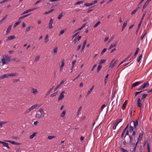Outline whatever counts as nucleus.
I'll return each instance as SVG.
<instances>
[{
  "instance_id": "obj_1",
  "label": "nucleus",
  "mask_w": 152,
  "mask_h": 152,
  "mask_svg": "<svg viewBox=\"0 0 152 152\" xmlns=\"http://www.w3.org/2000/svg\"><path fill=\"white\" fill-rule=\"evenodd\" d=\"M11 60V59L8 56L4 55L3 56L1 61H0V62L2 63V65H3L5 64H7V62H10Z\"/></svg>"
},
{
  "instance_id": "obj_2",
  "label": "nucleus",
  "mask_w": 152,
  "mask_h": 152,
  "mask_svg": "<svg viewBox=\"0 0 152 152\" xmlns=\"http://www.w3.org/2000/svg\"><path fill=\"white\" fill-rule=\"evenodd\" d=\"M129 138H130L129 144L130 146L131 147L134 146L136 141L133 140V137L132 136H129Z\"/></svg>"
},
{
  "instance_id": "obj_3",
  "label": "nucleus",
  "mask_w": 152,
  "mask_h": 152,
  "mask_svg": "<svg viewBox=\"0 0 152 152\" xmlns=\"http://www.w3.org/2000/svg\"><path fill=\"white\" fill-rule=\"evenodd\" d=\"M139 119V117L135 121H133L132 122L134 123V129L136 130L137 129V127L138 126V120Z\"/></svg>"
},
{
  "instance_id": "obj_4",
  "label": "nucleus",
  "mask_w": 152,
  "mask_h": 152,
  "mask_svg": "<svg viewBox=\"0 0 152 152\" xmlns=\"http://www.w3.org/2000/svg\"><path fill=\"white\" fill-rule=\"evenodd\" d=\"M65 94V91H63L60 94V95L58 97V101H59L62 100L64 97V94Z\"/></svg>"
},
{
  "instance_id": "obj_5",
  "label": "nucleus",
  "mask_w": 152,
  "mask_h": 152,
  "mask_svg": "<svg viewBox=\"0 0 152 152\" xmlns=\"http://www.w3.org/2000/svg\"><path fill=\"white\" fill-rule=\"evenodd\" d=\"M143 82V81H137L134 83H133L132 85V87L131 88L132 89L133 87H135L142 83Z\"/></svg>"
},
{
  "instance_id": "obj_6",
  "label": "nucleus",
  "mask_w": 152,
  "mask_h": 152,
  "mask_svg": "<svg viewBox=\"0 0 152 152\" xmlns=\"http://www.w3.org/2000/svg\"><path fill=\"white\" fill-rule=\"evenodd\" d=\"M141 99L140 98H138L137 101V106L141 108L142 105V104L141 103Z\"/></svg>"
},
{
  "instance_id": "obj_7",
  "label": "nucleus",
  "mask_w": 152,
  "mask_h": 152,
  "mask_svg": "<svg viewBox=\"0 0 152 152\" xmlns=\"http://www.w3.org/2000/svg\"><path fill=\"white\" fill-rule=\"evenodd\" d=\"M5 141L6 142H10L12 144H14V145H20L21 144V143L16 142H15L14 141H10V140H5Z\"/></svg>"
},
{
  "instance_id": "obj_8",
  "label": "nucleus",
  "mask_w": 152,
  "mask_h": 152,
  "mask_svg": "<svg viewBox=\"0 0 152 152\" xmlns=\"http://www.w3.org/2000/svg\"><path fill=\"white\" fill-rule=\"evenodd\" d=\"M129 124H128L126 126V128L123 130V131L121 134V138L123 137L124 135V133H125V132H126V130L128 128V127L129 126Z\"/></svg>"
},
{
  "instance_id": "obj_9",
  "label": "nucleus",
  "mask_w": 152,
  "mask_h": 152,
  "mask_svg": "<svg viewBox=\"0 0 152 152\" xmlns=\"http://www.w3.org/2000/svg\"><path fill=\"white\" fill-rule=\"evenodd\" d=\"M132 54V53H131L130 55H129L124 60H123L120 63V64H119V65L118 66V67H119L120 66L121 64H123L125 61H126V60H127L131 56Z\"/></svg>"
},
{
  "instance_id": "obj_10",
  "label": "nucleus",
  "mask_w": 152,
  "mask_h": 152,
  "mask_svg": "<svg viewBox=\"0 0 152 152\" xmlns=\"http://www.w3.org/2000/svg\"><path fill=\"white\" fill-rule=\"evenodd\" d=\"M149 84L148 82L147 81L144 83L142 86V88H144L148 87V86H149Z\"/></svg>"
},
{
  "instance_id": "obj_11",
  "label": "nucleus",
  "mask_w": 152,
  "mask_h": 152,
  "mask_svg": "<svg viewBox=\"0 0 152 152\" xmlns=\"http://www.w3.org/2000/svg\"><path fill=\"white\" fill-rule=\"evenodd\" d=\"M118 44L117 42H116L114 44H111L108 48V50H110L114 47H116Z\"/></svg>"
},
{
  "instance_id": "obj_12",
  "label": "nucleus",
  "mask_w": 152,
  "mask_h": 152,
  "mask_svg": "<svg viewBox=\"0 0 152 152\" xmlns=\"http://www.w3.org/2000/svg\"><path fill=\"white\" fill-rule=\"evenodd\" d=\"M86 42H87V40H86L84 41L83 42V46L82 47V48L81 49V50H80V51L81 52H82L83 51V49H84V48L85 47L86 45Z\"/></svg>"
},
{
  "instance_id": "obj_13",
  "label": "nucleus",
  "mask_w": 152,
  "mask_h": 152,
  "mask_svg": "<svg viewBox=\"0 0 152 152\" xmlns=\"http://www.w3.org/2000/svg\"><path fill=\"white\" fill-rule=\"evenodd\" d=\"M15 38V37L14 35L8 37L6 39V41H8L10 40H12L14 39Z\"/></svg>"
},
{
  "instance_id": "obj_14",
  "label": "nucleus",
  "mask_w": 152,
  "mask_h": 152,
  "mask_svg": "<svg viewBox=\"0 0 152 152\" xmlns=\"http://www.w3.org/2000/svg\"><path fill=\"white\" fill-rule=\"evenodd\" d=\"M127 100H126L124 102V103L123 104L122 107V109L123 110H124L125 109V108H126V106L127 104Z\"/></svg>"
},
{
  "instance_id": "obj_15",
  "label": "nucleus",
  "mask_w": 152,
  "mask_h": 152,
  "mask_svg": "<svg viewBox=\"0 0 152 152\" xmlns=\"http://www.w3.org/2000/svg\"><path fill=\"white\" fill-rule=\"evenodd\" d=\"M9 74H7L5 75H3L1 76V79H4L5 78H7L9 77Z\"/></svg>"
},
{
  "instance_id": "obj_16",
  "label": "nucleus",
  "mask_w": 152,
  "mask_h": 152,
  "mask_svg": "<svg viewBox=\"0 0 152 152\" xmlns=\"http://www.w3.org/2000/svg\"><path fill=\"white\" fill-rule=\"evenodd\" d=\"M143 134V132L142 134L140 133L139 136V137L137 139V140L139 141L140 140L141 141L142 139V136Z\"/></svg>"
},
{
  "instance_id": "obj_17",
  "label": "nucleus",
  "mask_w": 152,
  "mask_h": 152,
  "mask_svg": "<svg viewBox=\"0 0 152 152\" xmlns=\"http://www.w3.org/2000/svg\"><path fill=\"white\" fill-rule=\"evenodd\" d=\"M149 2H148V1H146L145 3L144 4L143 6V7L142 8V10L143 11L144 9H145V8L146 7L148 6V5L149 4Z\"/></svg>"
},
{
  "instance_id": "obj_18",
  "label": "nucleus",
  "mask_w": 152,
  "mask_h": 152,
  "mask_svg": "<svg viewBox=\"0 0 152 152\" xmlns=\"http://www.w3.org/2000/svg\"><path fill=\"white\" fill-rule=\"evenodd\" d=\"M12 26V25H10L8 27L6 32L7 34H8L10 32Z\"/></svg>"
},
{
  "instance_id": "obj_19",
  "label": "nucleus",
  "mask_w": 152,
  "mask_h": 152,
  "mask_svg": "<svg viewBox=\"0 0 152 152\" xmlns=\"http://www.w3.org/2000/svg\"><path fill=\"white\" fill-rule=\"evenodd\" d=\"M128 20H127V21L126 22H124L123 24V26L122 27V29H121V31H122L123 30H124V28L126 26L127 24V21Z\"/></svg>"
},
{
  "instance_id": "obj_20",
  "label": "nucleus",
  "mask_w": 152,
  "mask_h": 152,
  "mask_svg": "<svg viewBox=\"0 0 152 152\" xmlns=\"http://www.w3.org/2000/svg\"><path fill=\"white\" fill-rule=\"evenodd\" d=\"M94 87V86H93L91 87V88L90 90L88 91V92H87V94H86L87 96H88L89 94H90L91 93L92 91L93 90Z\"/></svg>"
},
{
  "instance_id": "obj_21",
  "label": "nucleus",
  "mask_w": 152,
  "mask_h": 152,
  "mask_svg": "<svg viewBox=\"0 0 152 152\" xmlns=\"http://www.w3.org/2000/svg\"><path fill=\"white\" fill-rule=\"evenodd\" d=\"M2 144H3V146H5L7 147L8 148L10 149V147L8 145V143H6L5 142H3V143H2Z\"/></svg>"
},
{
  "instance_id": "obj_22",
  "label": "nucleus",
  "mask_w": 152,
  "mask_h": 152,
  "mask_svg": "<svg viewBox=\"0 0 152 152\" xmlns=\"http://www.w3.org/2000/svg\"><path fill=\"white\" fill-rule=\"evenodd\" d=\"M9 77H12L14 76H18V74L17 73H12L11 74L9 73L8 74Z\"/></svg>"
},
{
  "instance_id": "obj_23",
  "label": "nucleus",
  "mask_w": 152,
  "mask_h": 152,
  "mask_svg": "<svg viewBox=\"0 0 152 152\" xmlns=\"http://www.w3.org/2000/svg\"><path fill=\"white\" fill-rule=\"evenodd\" d=\"M8 16V15H7L5 16L0 21V24L2 23L4 21V20L6 19Z\"/></svg>"
},
{
  "instance_id": "obj_24",
  "label": "nucleus",
  "mask_w": 152,
  "mask_h": 152,
  "mask_svg": "<svg viewBox=\"0 0 152 152\" xmlns=\"http://www.w3.org/2000/svg\"><path fill=\"white\" fill-rule=\"evenodd\" d=\"M37 133L36 132L34 133L32 135H31L29 137L30 139H33L36 135Z\"/></svg>"
},
{
  "instance_id": "obj_25",
  "label": "nucleus",
  "mask_w": 152,
  "mask_h": 152,
  "mask_svg": "<svg viewBox=\"0 0 152 152\" xmlns=\"http://www.w3.org/2000/svg\"><path fill=\"white\" fill-rule=\"evenodd\" d=\"M38 104H36L35 105H34L33 106H32L30 108H29V110L31 111L33 110L36 107L38 106Z\"/></svg>"
},
{
  "instance_id": "obj_26",
  "label": "nucleus",
  "mask_w": 152,
  "mask_h": 152,
  "mask_svg": "<svg viewBox=\"0 0 152 152\" xmlns=\"http://www.w3.org/2000/svg\"><path fill=\"white\" fill-rule=\"evenodd\" d=\"M38 104H36L35 105H34L33 106H32L30 108H29V110L31 111L33 110L36 107L38 106Z\"/></svg>"
},
{
  "instance_id": "obj_27",
  "label": "nucleus",
  "mask_w": 152,
  "mask_h": 152,
  "mask_svg": "<svg viewBox=\"0 0 152 152\" xmlns=\"http://www.w3.org/2000/svg\"><path fill=\"white\" fill-rule=\"evenodd\" d=\"M38 104H36L35 105H34L33 106H32L30 108H29V110L31 111L33 110L36 107L38 106Z\"/></svg>"
},
{
  "instance_id": "obj_28",
  "label": "nucleus",
  "mask_w": 152,
  "mask_h": 152,
  "mask_svg": "<svg viewBox=\"0 0 152 152\" xmlns=\"http://www.w3.org/2000/svg\"><path fill=\"white\" fill-rule=\"evenodd\" d=\"M21 22V20H19L18 21L16 22L13 26V28H14L15 27L17 26Z\"/></svg>"
},
{
  "instance_id": "obj_29",
  "label": "nucleus",
  "mask_w": 152,
  "mask_h": 152,
  "mask_svg": "<svg viewBox=\"0 0 152 152\" xmlns=\"http://www.w3.org/2000/svg\"><path fill=\"white\" fill-rule=\"evenodd\" d=\"M134 129V128L133 127L131 126L130 125L129 127V132L131 133L133 131Z\"/></svg>"
},
{
  "instance_id": "obj_30",
  "label": "nucleus",
  "mask_w": 152,
  "mask_h": 152,
  "mask_svg": "<svg viewBox=\"0 0 152 152\" xmlns=\"http://www.w3.org/2000/svg\"><path fill=\"white\" fill-rule=\"evenodd\" d=\"M32 91L31 92L34 93V94H36L38 92L37 90L36 89L34 88H32Z\"/></svg>"
},
{
  "instance_id": "obj_31",
  "label": "nucleus",
  "mask_w": 152,
  "mask_h": 152,
  "mask_svg": "<svg viewBox=\"0 0 152 152\" xmlns=\"http://www.w3.org/2000/svg\"><path fill=\"white\" fill-rule=\"evenodd\" d=\"M31 14V13H29V14H27V15H25L24 16H22L20 17L19 18V19H22L28 16V15H30Z\"/></svg>"
},
{
  "instance_id": "obj_32",
  "label": "nucleus",
  "mask_w": 152,
  "mask_h": 152,
  "mask_svg": "<svg viewBox=\"0 0 152 152\" xmlns=\"http://www.w3.org/2000/svg\"><path fill=\"white\" fill-rule=\"evenodd\" d=\"M145 91V90H141V91H137L136 92L135 94V96H136L138 94H140L142 91Z\"/></svg>"
},
{
  "instance_id": "obj_33",
  "label": "nucleus",
  "mask_w": 152,
  "mask_h": 152,
  "mask_svg": "<svg viewBox=\"0 0 152 152\" xmlns=\"http://www.w3.org/2000/svg\"><path fill=\"white\" fill-rule=\"evenodd\" d=\"M66 30V28L65 29H64L62 30H61L60 32L59 33L58 35L59 36L60 35H62V34H63L65 32V31Z\"/></svg>"
},
{
  "instance_id": "obj_34",
  "label": "nucleus",
  "mask_w": 152,
  "mask_h": 152,
  "mask_svg": "<svg viewBox=\"0 0 152 152\" xmlns=\"http://www.w3.org/2000/svg\"><path fill=\"white\" fill-rule=\"evenodd\" d=\"M31 9H29L28 10H26V11L24 12L23 13H22L21 14V15H23V14L27 13L29 12H31Z\"/></svg>"
},
{
  "instance_id": "obj_35",
  "label": "nucleus",
  "mask_w": 152,
  "mask_h": 152,
  "mask_svg": "<svg viewBox=\"0 0 152 152\" xmlns=\"http://www.w3.org/2000/svg\"><path fill=\"white\" fill-rule=\"evenodd\" d=\"M45 43H46L48 41H49V39H48V34H47L45 37Z\"/></svg>"
},
{
  "instance_id": "obj_36",
  "label": "nucleus",
  "mask_w": 152,
  "mask_h": 152,
  "mask_svg": "<svg viewBox=\"0 0 152 152\" xmlns=\"http://www.w3.org/2000/svg\"><path fill=\"white\" fill-rule=\"evenodd\" d=\"M52 90V88H50L49 89V90L48 91L47 93L45 95V97H46L47 96H48Z\"/></svg>"
},
{
  "instance_id": "obj_37",
  "label": "nucleus",
  "mask_w": 152,
  "mask_h": 152,
  "mask_svg": "<svg viewBox=\"0 0 152 152\" xmlns=\"http://www.w3.org/2000/svg\"><path fill=\"white\" fill-rule=\"evenodd\" d=\"M102 67V66L101 65H99L98 66L97 69V73H99V71L101 69Z\"/></svg>"
},
{
  "instance_id": "obj_38",
  "label": "nucleus",
  "mask_w": 152,
  "mask_h": 152,
  "mask_svg": "<svg viewBox=\"0 0 152 152\" xmlns=\"http://www.w3.org/2000/svg\"><path fill=\"white\" fill-rule=\"evenodd\" d=\"M106 61V59H102L101 60L99 63V64L101 65L102 64L104 63Z\"/></svg>"
},
{
  "instance_id": "obj_39",
  "label": "nucleus",
  "mask_w": 152,
  "mask_h": 152,
  "mask_svg": "<svg viewBox=\"0 0 152 152\" xmlns=\"http://www.w3.org/2000/svg\"><path fill=\"white\" fill-rule=\"evenodd\" d=\"M142 54H141L137 60V61L139 63L140 60H141L142 58Z\"/></svg>"
},
{
  "instance_id": "obj_40",
  "label": "nucleus",
  "mask_w": 152,
  "mask_h": 152,
  "mask_svg": "<svg viewBox=\"0 0 152 152\" xmlns=\"http://www.w3.org/2000/svg\"><path fill=\"white\" fill-rule=\"evenodd\" d=\"M39 111L41 113V115H43V116H44V115L43 114L44 113L43 109L42 108L40 109H39Z\"/></svg>"
},
{
  "instance_id": "obj_41",
  "label": "nucleus",
  "mask_w": 152,
  "mask_h": 152,
  "mask_svg": "<svg viewBox=\"0 0 152 152\" xmlns=\"http://www.w3.org/2000/svg\"><path fill=\"white\" fill-rule=\"evenodd\" d=\"M109 74H108L105 77L104 79V83H105V84H106L107 83V78L109 76Z\"/></svg>"
},
{
  "instance_id": "obj_42",
  "label": "nucleus",
  "mask_w": 152,
  "mask_h": 152,
  "mask_svg": "<svg viewBox=\"0 0 152 152\" xmlns=\"http://www.w3.org/2000/svg\"><path fill=\"white\" fill-rule=\"evenodd\" d=\"M66 113V110H64L63 111L62 113H61V116L62 117H64Z\"/></svg>"
},
{
  "instance_id": "obj_43",
  "label": "nucleus",
  "mask_w": 152,
  "mask_h": 152,
  "mask_svg": "<svg viewBox=\"0 0 152 152\" xmlns=\"http://www.w3.org/2000/svg\"><path fill=\"white\" fill-rule=\"evenodd\" d=\"M58 50V47H55L53 50V53L54 54H56L57 53Z\"/></svg>"
},
{
  "instance_id": "obj_44",
  "label": "nucleus",
  "mask_w": 152,
  "mask_h": 152,
  "mask_svg": "<svg viewBox=\"0 0 152 152\" xmlns=\"http://www.w3.org/2000/svg\"><path fill=\"white\" fill-rule=\"evenodd\" d=\"M147 94H144L142 95V97L141 98V99L143 100L145 99L146 97L147 96Z\"/></svg>"
},
{
  "instance_id": "obj_45",
  "label": "nucleus",
  "mask_w": 152,
  "mask_h": 152,
  "mask_svg": "<svg viewBox=\"0 0 152 152\" xmlns=\"http://www.w3.org/2000/svg\"><path fill=\"white\" fill-rule=\"evenodd\" d=\"M84 1H78L75 4V5H78L80 4H82L83 3Z\"/></svg>"
},
{
  "instance_id": "obj_46",
  "label": "nucleus",
  "mask_w": 152,
  "mask_h": 152,
  "mask_svg": "<svg viewBox=\"0 0 152 152\" xmlns=\"http://www.w3.org/2000/svg\"><path fill=\"white\" fill-rule=\"evenodd\" d=\"M101 23V22L99 21L94 26V27L95 28L97 27Z\"/></svg>"
},
{
  "instance_id": "obj_47",
  "label": "nucleus",
  "mask_w": 152,
  "mask_h": 152,
  "mask_svg": "<svg viewBox=\"0 0 152 152\" xmlns=\"http://www.w3.org/2000/svg\"><path fill=\"white\" fill-rule=\"evenodd\" d=\"M61 67H63L64 65L65 64V61L64 59H63L62 60L61 63Z\"/></svg>"
},
{
  "instance_id": "obj_48",
  "label": "nucleus",
  "mask_w": 152,
  "mask_h": 152,
  "mask_svg": "<svg viewBox=\"0 0 152 152\" xmlns=\"http://www.w3.org/2000/svg\"><path fill=\"white\" fill-rule=\"evenodd\" d=\"M58 93V92L57 91L54 93H53L52 94H51L50 95V97H53L54 96H55Z\"/></svg>"
},
{
  "instance_id": "obj_49",
  "label": "nucleus",
  "mask_w": 152,
  "mask_h": 152,
  "mask_svg": "<svg viewBox=\"0 0 152 152\" xmlns=\"http://www.w3.org/2000/svg\"><path fill=\"white\" fill-rule=\"evenodd\" d=\"M63 13L62 12L58 15V16L57 18L58 19H59V20L63 16V15L62 14Z\"/></svg>"
},
{
  "instance_id": "obj_50",
  "label": "nucleus",
  "mask_w": 152,
  "mask_h": 152,
  "mask_svg": "<svg viewBox=\"0 0 152 152\" xmlns=\"http://www.w3.org/2000/svg\"><path fill=\"white\" fill-rule=\"evenodd\" d=\"M91 5V3H85L84 4V6L86 7H89Z\"/></svg>"
},
{
  "instance_id": "obj_51",
  "label": "nucleus",
  "mask_w": 152,
  "mask_h": 152,
  "mask_svg": "<svg viewBox=\"0 0 152 152\" xmlns=\"http://www.w3.org/2000/svg\"><path fill=\"white\" fill-rule=\"evenodd\" d=\"M120 150H121L124 152H128L129 151L126 150L124 149L121 147H120Z\"/></svg>"
},
{
  "instance_id": "obj_52",
  "label": "nucleus",
  "mask_w": 152,
  "mask_h": 152,
  "mask_svg": "<svg viewBox=\"0 0 152 152\" xmlns=\"http://www.w3.org/2000/svg\"><path fill=\"white\" fill-rule=\"evenodd\" d=\"M147 149L148 152H150V148L149 146V144L148 143H147Z\"/></svg>"
},
{
  "instance_id": "obj_53",
  "label": "nucleus",
  "mask_w": 152,
  "mask_h": 152,
  "mask_svg": "<svg viewBox=\"0 0 152 152\" xmlns=\"http://www.w3.org/2000/svg\"><path fill=\"white\" fill-rule=\"evenodd\" d=\"M55 137L56 136H49L48 137V139L49 140H50Z\"/></svg>"
},
{
  "instance_id": "obj_54",
  "label": "nucleus",
  "mask_w": 152,
  "mask_h": 152,
  "mask_svg": "<svg viewBox=\"0 0 152 152\" xmlns=\"http://www.w3.org/2000/svg\"><path fill=\"white\" fill-rule=\"evenodd\" d=\"M107 49L106 48H104L101 53V54H103L104 53H105L107 50Z\"/></svg>"
},
{
  "instance_id": "obj_55",
  "label": "nucleus",
  "mask_w": 152,
  "mask_h": 152,
  "mask_svg": "<svg viewBox=\"0 0 152 152\" xmlns=\"http://www.w3.org/2000/svg\"><path fill=\"white\" fill-rule=\"evenodd\" d=\"M39 57H40L39 56H36V58L35 59L34 61H38L39 60Z\"/></svg>"
},
{
  "instance_id": "obj_56",
  "label": "nucleus",
  "mask_w": 152,
  "mask_h": 152,
  "mask_svg": "<svg viewBox=\"0 0 152 152\" xmlns=\"http://www.w3.org/2000/svg\"><path fill=\"white\" fill-rule=\"evenodd\" d=\"M137 11L135 9L133 10L131 13V15H133Z\"/></svg>"
},
{
  "instance_id": "obj_57",
  "label": "nucleus",
  "mask_w": 152,
  "mask_h": 152,
  "mask_svg": "<svg viewBox=\"0 0 152 152\" xmlns=\"http://www.w3.org/2000/svg\"><path fill=\"white\" fill-rule=\"evenodd\" d=\"M81 45H79L77 46V48L76 49V51H78L80 49V48H81Z\"/></svg>"
},
{
  "instance_id": "obj_58",
  "label": "nucleus",
  "mask_w": 152,
  "mask_h": 152,
  "mask_svg": "<svg viewBox=\"0 0 152 152\" xmlns=\"http://www.w3.org/2000/svg\"><path fill=\"white\" fill-rule=\"evenodd\" d=\"M41 115L37 113L36 115V117L37 118H41Z\"/></svg>"
},
{
  "instance_id": "obj_59",
  "label": "nucleus",
  "mask_w": 152,
  "mask_h": 152,
  "mask_svg": "<svg viewBox=\"0 0 152 152\" xmlns=\"http://www.w3.org/2000/svg\"><path fill=\"white\" fill-rule=\"evenodd\" d=\"M127 135H128L129 136H130L129 134V131L128 130H127L126 132V133L125 134V136L124 137V139L126 138V136Z\"/></svg>"
},
{
  "instance_id": "obj_60",
  "label": "nucleus",
  "mask_w": 152,
  "mask_h": 152,
  "mask_svg": "<svg viewBox=\"0 0 152 152\" xmlns=\"http://www.w3.org/2000/svg\"><path fill=\"white\" fill-rule=\"evenodd\" d=\"M97 2V0H95L94 1H92L91 3V5H94Z\"/></svg>"
},
{
  "instance_id": "obj_61",
  "label": "nucleus",
  "mask_w": 152,
  "mask_h": 152,
  "mask_svg": "<svg viewBox=\"0 0 152 152\" xmlns=\"http://www.w3.org/2000/svg\"><path fill=\"white\" fill-rule=\"evenodd\" d=\"M79 32H77L75 34H74L73 36L72 39L74 38L76 36Z\"/></svg>"
},
{
  "instance_id": "obj_62",
  "label": "nucleus",
  "mask_w": 152,
  "mask_h": 152,
  "mask_svg": "<svg viewBox=\"0 0 152 152\" xmlns=\"http://www.w3.org/2000/svg\"><path fill=\"white\" fill-rule=\"evenodd\" d=\"M76 62V60H75L72 63V66L73 67H74V66L75 65V63Z\"/></svg>"
},
{
  "instance_id": "obj_63",
  "label": "nucleus",
  "mask_w": 152,
  "mask_h": 152,
  "mask_svg": "<svg viewBox=\"0 0 152 152\" xmlns=\"http://www.w3.org/2000/svg\"><path fill=\"white\" fill-rule=\"evenodd\" d=\"M81 108H82L81 107H80L79 108V109H78V110H77V113L78 114H78H79V113H80V110H81Z\"/></svg>"
},
{
  "instance_id": "obj_64",
  "label": "nucleus",
  "mask_w": 152,
  "mask_h": 152,
  "mask_svg": "<svg viewBox=\"0 0 152 152\" xmlns=\"http://www.w3.org/2000/svg\"><path fill=\"white\" fill-rule=\"evenodd\" d=\"M145 17L144 14H143L142 17L141 18L140 22H142V23L143 20V19Z\"/></svg>"
}]
</instances>
